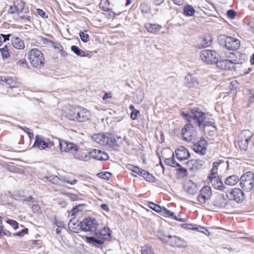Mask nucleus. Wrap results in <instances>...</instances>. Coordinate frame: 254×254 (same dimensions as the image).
I'll list each match as a JSON object with an SVG mask.
<instances>
[{
    "label": "nucleus",
    "mask_w": 254,
    "mask_h": 254,
    "mask_svg": "<svg viewBox=\"0 0 254 254\" xmlns=\"http://www.w3.org/2000/svg\"><path fill=\"white\" fill-rule=\"evenodd\" d=\"M27 55L29 63L32 67L40 68L44 66V55L40 50L37 48L32 49Z\"/></svg>",
    "instance_id": "nucleus-1"
},
{
    "label": "nucleus",
    "mask_w": 254,
    "mask_h": 254,
    "mask_svg": "<svg viewBox=\"0 0 254 254\" xmlns=\"http://www.w3.org/2000/svg\"><path fill=\"white\" fill-rule=\"evenodd\" d=\"M182 115L189 122H190L191 119H192L199 127L202 126L206 120V114L198 108H192L189 114L182 112Z\"/></svg>",
    "instance_id": "nucleus-2"
},
{
    "label": "nucleus",
    "mask_w": 254,
    "mask_h": 254,
    "mask_svg": "<svg viewBox=\"0 0 254 254\" xmlns=\"http://www.w3.org/2000/svg\"><path fill=\"white\" fill-rule=\"evenodd\" d=\"M218 42L221 46L230 51H236L240 46V42L238 39L225 34L218 36Z\"/></svg>",
    "instance_id": "nucleus-3"
},
{
    "label": "nucleus",
    "mask_w": 254,
    "mask_h": 254,
    "mask_svg": "<svg viewBox=\"0 0 254 254\" xmlns=\"http://www.w3.org/2000/svg\"><path fill=\"white\" fill-rule=\"evenodd\" d=\"M92 139L98 144L106 147H113L117 146L115 137L110 133H98L92 135Z\"/></svg>",
    "instance_id": "nucleus-4"
},
{
    "label": "nucleus",
    "mask_w": 254,
    "mask_h": 254,
    "mask_svg": "<svg viewBox=\"0 0 254 254\" xmlns=\"http://www.w3.org/2000/svg\"><path fill=\"white\" fill-rule=\"evenodd\" d=\"M80 227L82 231L90 232V234L94 235L99 226V223L94 218L88 217L84 218L80 222Z\"/></svg>",
    "instance_id": "nucleus-5"
},
{
    "label": "nucleus",
    "mask_w": 254,
    "mask_h": 254,
    "mask_svg": "<svg viewBox=\"0 0 254 254\" xmlns=\"http://www.w3.org/2000/svg\"><path fill=\"white\" fill-rule=\"evenodd\" d=\"M241 188L246 191L252 190L254 185V174L251 172H247L239 179Z\"/></svg>",
    "instance_id": "nucleus-6"
},
{
    "label": "nucleus",
    "mask_w": 254,
    "mask_h": 254,
    "mask_svg": "<svg viewBox=\"0 0 254 254\" xmlns=\"http://www.w3.org/2000/svg\"><path fill=\"white\" fill-rule=\"evenodd\" d=\"M218 54L214 50H203L200 53L201 60L207 64H214L217 62Z\"/></svg>",
    "instance_id": "nucleus-7"
},
{
    "label": "nucleus",
    "mask_w": 254,
    "mask_h": 254,
    "mask_svg": "<svg viewBox=\"0 0 254 254\" xmlns=\"http://www.w3.org/2000/svg\"><path fill=\"white\" fill-rule=\"evenodd\" d=\"M253 136V133L250 130H243L239 135L238 141V145L242 150H246L248 147V143Z\"/></svg>",
    "instance_id": "nucleus-8"
},
{
    "label": "nucleus",
    "mask_w": 254,
    "mask_h": 254,
    "mask_svg": "<svg viewBox=\"0 0 254 254\" xmlns=\"http://www.w3.org/2000/svg\"><path fill=\"white\" fill-rule=\"evenodd\" d=\"M196 131L193 126L189 122L182 129L181 135L184 140L190 142L195 136Z\"/></svg>",
    "instance_id": "nucleus-9"
},
{
    "label": "nucleus",
    "mask_w": 254,
    "mask_h": 254,
    "mask_svg": "<svg viewBox=\"0 0 254 254\" xmlns=\"http://www.w3.org/2000/svg\"><path fill=\"white\" fill-rule=\"evenodd\" d=\"M239 64V61L237 59L233 60H218L217 59V62L215 64L216 66L223 70H231L235 68V64Z\"/></svg>",
    "instance_id": "nucleus-10"
},
{
    "label": "nucleus",
    "mask_w": 254,
    "mask_h": 254,
    "mask_svg": "<svg viewBox=\"0 0 254 254\" xmlns=\"http://www.w3.org/2000/svg\"><path fill=\"white\" fill-rule=\"evenodd\" d=\"M226 196L231 200H235L237 202H241L245 199L244 192L240 189H233L231 191L226 192Z\"/></svg>",
    "instance_id": "nucleus-11"
},
{
    "label": "nucleus",
    "mask_w": 254,
    "mask_h": 254,
    "mask_svg": "<svg viewBox=\"0 0 254 254\" xmlns=\"http://www.w3.org/2000/svg\"><path fill=\"white\" fill-rule=\"evenodd\" d=\"M58 142L61 150L63 152H69L71 155L77 149L78 146L72 142H68L61 139H59Z\"/></svg>",
    "instance_id": "nucleus-12"
},
{
    "label": "nucleus",
    "mask_w": 254,
    "mask_h": 254,
    "mask_svg": "<svg viewBox=\"0 0 254 254\" xmlns=\"http://www.w3.org/2000/svg\"><path fill=\"white\" fill-rule=\"evenodd\" d=\"M25 3L21 0H15L13 4L10 5L7 10V13L10 14H19L21 12L24 8Z\"/></svg>",
    "instance_id": "nucleus-13"
},
{
    "label": "nucleus",
    "mask_w": 254,
    "mask_h": 254,
    "mask_svg": "<svg viewBox=\"0 0 254 254\" xmlns=\"http://www.w3.org/2000/svg\"><path fill=\"white\" fill-rule=\"evenodd\" d=\"M211 195V188L207 186H205L200 190L197 197V200L200 203H204L207 200L210 198Z\"/></svg>",
    "instance_id": "nucleus-14"
},
{
    "label": "nucleus",
    "mask_w": 254,
    "mask_h": 254,
    "mask_svg": "<svg viewBox=\"0 0 254 254\" xmlns=\"http://www.w3.org/2000/svg\"><path fill=\"white\" fill-rule=\"evenodd\" d=\"M166 244L172 247H183L186 246V242L176 236L167 235Z\"/></svg>",
    "instance_id": "nucleus-15"
},
{
    "label": "nucleus",
    "mask_w": 254,
    "mask_h": 254,
    "mask_svg": "<svg viewBox=\"0 0 254 254\" xmlns=\"http://www.w3.org/2000/svg\"><path fill=\"white\" fill-rule=\"evenodd\" d=\"M53 145V143H49L44 140V137L40 135H36L33 147H36L40 150H43L49 147V145Z\"/></svg>",
    "instance_id": "nucleus-16"
},
{
    "label": "nucleus",
    "mask_w": 254,
    "mask_h": 254,
    "mask_svg": "<svg viewBox=\"0 0 254 254\" xmlns=\"http://www.w3.org/2000/svg\"><path fill=\"white\" fill-rule=\"evenodd\" d=\"M72 156L75 159L82 161H87L90 160V154L89 151L79 149L78 147L77 149L75 151Z\"/></svg>",
    "instance_id": "nucleus-17"
},
{
    "label": "nucleus",
    "mask_w": 254,
    "mask_h": 254,
    "mask_svg": "<svg viewBox=\"0 0 254 254\" xmlns=\"http://www.w3.org/2000/svg\"><path fill=\"white\" fill-rule=\"evenodd\" d=\"M77 122H83L89 120L90 116V112L86 108L78 106Z\"/></svg>",
    "instance_id": "nucleus-18"
},
{
    "label": "nucleus",
    "mask_w": 254,
    "mask_h": 254,
    "mask_svg": "<svg viewBox=\"0 0 254 254\" xmlns=\"http://www.w3.org/2000/svg\"><path fill=\"white\" fill-rule=\"evenodd\" d=\"M207 142L204 139H200L199 141L193 145V150L197 154L203 155L206 153V146Z\"/></svg>",
    "instance_id": "nucleus-19"
},
{
    "label": "nucleus",
    "mask_w": 254,
    "mask_h": 254,
    "mask_svg": "<svg viewBox=\"0 0 254 254\" xmlns=\"http://www.w3.org/2000/svg\"><path fill=\"white\" fill-rule=\"evenodd\" d=\"M208 179H209L211 184L215 189L223 190L226 188V187L224 186L219 177L217 176H208Z\"/></svg>",
    "instance_id": "nucleus-20"
},
{
    "label": "nucleus",
    "mask_w": 254,
    "mask_h": 254,
    "mask_svg": "<svg viewBox=\"0 0 254 254\" xmlns=\"http://www.w3.org/2000/svg\"><path fill=\"white\" fill-rule=\"evenodd\" d=\"M227 203L228 201L223 194L218 195L213 201V205L217 208H224L227 205Z\"/></svg>",
    "instance_id": "nucleus-21"
},
{
    "label": "nucleus",
    "mask_w": 254,
    "mask_h": 254,
    "mask_svg": "<svg viewBox=\"0 0 254 254\" xmlns=\"http://www.w3.org/2000/svg\"><path fill=\"white\" fill-rule=\"evenodd\" d=\"M204 161L200 159H191L189 160L187 165L189 169L191 171H196L201 168Z\"/></svg>",
    "instance_id": "nucleus-22"
},
{
    "label": "nucleus",
    "mask_w": 254,
    "mask_h": 254,
    "mask_svg": "<svg viewBox=\"0 0 254 254\" xmlns=\"http://www.w3.org/2000/svg\"><path fill=\"white\" fill-rule=\"evenodd\" d=\"M176 156L180 161L188 159L190 157V153L188 150L184 146H180L175 151Z\"/></svg>",
    "instance_id": "nucleus-23"
},
{
    "label": "nucleus",
    "mask_w": 254,
    "mask_h": 254,
    "mask_svg": "<svg viewBox=\"0 0 254 254\" xmlns=\"http://www.w3.org/2000/svg\"><path fill=\"white\" fill-rule=\"evenodd\" d=\"M94 235L96 236L97 238L104 240L109 239L111 238V230L109 228L105 227L101 230L97 229Z\"/></svg>",
    "instance_id": "nucleus-24"
},
{
    "label": "nucleus",
    "mask_w": 254,
    "mask_h": 254,
    "mask_svg": "<svg viewBox=\"0 0 254 254\" xmlns=\"http://www.w3.org/2000/svg\"><path fill=\"white\" fill-rule=\"evenodd\" d=\"M1 80L9 85L10 90H8V92L10 93H11V90L13 88H16L18 85V82L16 80L10 76H2L1 77Z\"/></svg>",
    "instance_id": "nucleus-25"
},
{
    "label": "nucleus",
    "mask_w": 254,
    "mask_h": 254,
    "mask_svg": "<svg viewBox=\"0 0 254 254\" xmlns=\"http://www.w3.org/2000/svg\"><path fill=\"white\" fill-rule=\"evenodd\" d=\"M12 46L16 49L22 50L25 48V44L23 40L17 37L12 36L11 39Z\"/></svg>",
    "instance_id": "nucleus-26"
},
{
    "label": "nucleus",
    "mask_w": 254,
    "mask_h": 254,
    "mask_svg": "<svg viewBox=\"0 0 254 254\" xmlns=\"http://www.w3.org/2000/svg\"><path fill=\"white\" fill-rule=\"evenodd\" d=\"M145 27L150 33L156 34L162 28V26L158 24L146 23Z\"/></svg>",
    "instance_id": "nucleus-27"
},
{
    "label": "nucleus",
    "mask_w": 254,
    "mask_h": 254,
    "mask_svg": "<svg viewBox=\"0 0 254 254\" xmlns=\"http://www.w3.org/2000/svg\"><path fill=\"white\" fill-rule=\"evenodd\" d=\"M186 84L190 88L197 87L198 85L197 79L193 77L190 74H188L186 77Z\"/></svg>",
    "instance_id": "nucleus-28"
},
{
    "label": "nucleus",
    "mask_w": 254,
    "mask_h": 254,
    "mask_svg": "<svg viewBox=\"0 0 254 254\" xmlns=\"http://www.w3.org/2000/svg\"><path fill=\"white\" fill-rule=\"evenodd\" d=\"M78 106H75L72 109L69 110L66 114V117L69 120L77 122Z\"/></svg>",
    "instance_id": "nucleus-29"
},
{
    "label": "nucleus",
    "mask_w": 254,
    "mask_h": 254,
    "mask_svg": "<svg viewBox=\"0 0 254 254\" xmlns=\"http://www.w3.org/2000/svg\"><path fill=\"white\" fill-rule=\"evenodd\" d=\"M239 181V177L237 175H232L227 177L225 183L228 186H234Z\"/></svg>",
    "instance_id": "nucleus-30"
},
{
    "label": "nucleus",
    "mask_w": 254,
    "mask_h": 254,
    "mask_svg": "<svg viewBox=\"0 0 254 254\" xmlns=\"http://www.w3.org/2000/svg\"><path fill=\"white\" fill-rule=\"evenodd\" d=\"M86 242L88 243L94 245L96 246L102 245L104 243V240L101 239H96L94 237H86Z\"/></svg>",
    "instance_id": "nucleus-31"
},
{
    "label": "nucleus",
    "mask_w": 254,
    "mask_h": 254,
    "mask_svg": "<svg viewBox=\"0 0 254 254\" xmlns=\"http://www.w3.org/2000/svg\"><path fill=\"white\" fill-rule=\"evenodd\" d=\"M212 42V37L211 35L204 36L201 42V46L203 47L209 46Z\"/></svg>",
    "instance_id": "nucleus-32"
},
{
    "label": "nucleus",
    "mask_w": 254,
    "mask_h": 254,
    "mask_svg": "<svg viewBox=\"0 0 254 254\" xmlns=\"http://www.w3.org/2000/svg\"><path fill=\"white\" fill-rule=\"evenodd\" d=\"M141 254H155L154 251L150 245L147 244L141 248Z\"/></svg>",
    "instance_id": "nucleus-33"
},
{
    "label": "nucleus",
    "mask_w": 254,
    "mask_h": 254,
    "mask_svg": "<svg viewBox=\"0 0 254 254\" xmlns=\"http://www.w3.org/2000/svg\"><path fill=\"white\" fill-rule=\"evenodd\" d=\"M0 53L3 59H7L9 56L8 47L7 45H5L4 47L0 48Z\"/></svg>",
    "instance_id": "nucleus-34"
},
{
    "label": "nucleus",
    "mask_w": 254,
    "mask_h": 254,
    "mask_svg": "<svg viewBox=\"0 0 254 254\" xmlns=\"http://www.w3.org/2000/svg\"><path fill=\"white\" fill-rule=\"evenodd\" d=\"M101 150L95 149L91 151H89L90 158L92 157L95 159L100 160Z\"/></svg>",
    "instance_id": "nucleus-35"
},
{
    "label": "nucleus",
    "mask_w": 254,
    "mask_h": 254,
    "mask_svg": "<svg viewBox=\"0 0 254 254\" xmlns=\"http://www.w3.org/2000/svg\"><path fill=\"white\" fill-rule=\"evenodd\" d=\"M184 13L188 16H192L194 14L195 9L190 5L186 6L184 9Z\"/></svg>",
    "instance_id": "nucleus-36"
},
{
    "label": "nucleus",
    "mask_w": 254,
    "mask_h": 254,
    "mask_svg": "<svg viewBox=\"0 0 254 254\" xmlns=\"http://www.w3.org/2000/svg\"><path fill=\"white\" fill-rule=\"evenodd\" d=\"M71 50L77 56H85V53L83 51L81 50L78 47L76 46H71Z\"/></svg>",
    "instance_id": "nucleus-37"
},
{
    "label": "nucleus",
    "mask_w": 254,
    "mask_h": 254,
    "mask_svg": "<svg viewBox=\"0 0 254 254\" xmlns=\"http://www.w3.org/2000/svg\"><path fill=\"white\" fill-rule=\"evenodd\" d=\"M43 179H45L49 182H51L54 184H58L59 178L57 176H55L53 175H49V176H45L43 177Z\"/></svg>",
    "instance_id": "nucleus-38"
},
{
    "label": "nucleus",
    "mask_w": 254,
    "mask_h": 254,
    "mask_svg": "<svg viewBox=\"0 0 254 254\" xmlns=\"http://www.w3.org/2000/svg\"><path fill=\"white\" fill-rule=\"evenodd\" d=\"M190 183H188L184 185L185 190L190 194H194L196 192V189L194 187L190 186Z\"/></svg>",
    "instance_id": "nucleus-39"
},
{
    "label": "nucleus",
    "mask_w": 254,
    "mask_h": 254,
    "mask_svg": "<svg viewBox=\"0 0 254 254\" xmlns=\"http://www.w3.org/2000/svg\"><path fill=\"white\" fill-rule=\"evenodd\" d=\"M16 66L24 69L29 68L28 63L25 59H22L17 61L16 62Z\"/></svg>",
    "instance_id": "nucleus-40"
},
{
    "label": "nucleus",
    "mask_w": 254,
    "mask_h": 254,
    "mask_svg": "<svg viewBox=\"0 0 254 254\" xmlns=\"http://www.w3.org/2000/svg\"><path fill=\"white\" fill-rule=\"evenodd\" d=\"M109 2L108 0H101L100 3L99 4L100 7L104 11H108L110 10L109 7Z\"/></svg>",
    "instance_id": "nucleus-41"
},
{
    "label": "nucleus",
    "mask_w": 254,
    "mask_h": 254,
    "mask_svg": "<svg viewBox=\"0 0 254 254\" xmlns=\"http://www.w3.org/2000/svg\"><path fill=\"white\" fill-rule=\"evenodd\" d=\"M157 236L158 238L163 242L166 243L167 240V235L164 232L158 230L157 232Z\"/></svg>",
    "instance_id": "nucleus-42"
},
{
    "label": "nucleus",
    "mask_w": 254,
    "mask_h": 254,
    "mask_svg": "<svg viewBox=\"0 0 254 254\" xmlns=\"http://www.w3.org/2000/svg\"><path fill=\"white\" fill-rule=\"evenodd\" d=\"M148 206L151 209L157 212H160L162 211V208L160 206L152 202H149Z\"/></svg>",
    "instance_id": "nucleus-43"
},
{
    "label": "nucleus",
    "mask_w": 254,
    "mask_h": 254,
    "mask_svg": "<svg viewBox=\"0 0 254 254\" xmlns=\"http://www.w3.org/2000/svg\"><path fill=\"white\" fill-rule=\"evenodd\" d=\"M79 35L82 42H87L89 41V36L88 34L86 33V31H80Z\"/></svg>",
    "instance_id": "nucleus-44"
},
{
    "label": "nucleus",
    "mask_w": 254,
    "mask_h": 254,
    "mask_svg": "<svg viewBox=\"0 0 254 254\" xmlns=\"http://www.w3.org/2000/svg\"><path fill=\"white\" fill-rule=\"evenodd\" d=\"M219 165V163L217 162H214L213 163V167L211 170V173L209 176H216L218 170V166Z\"/></svg>",
    "instance_id": "nucleus-45"
},
{
    "label": "nucleus",
    "mask_w": 254,
    "mask_h": 254,
    "mask_svg": "<svg viewBox=\"0 0 254 254\" xmlns=\"http://www.w3.org/2000/svg\"><path fill=\"white\" fill-rule=\"evenodd\" d=\"M11 235V233L4 229V227L0 225V238L2 237L3 236L9 237Z\"/></svg>",
    "instance_id": "nucleus-46"
},
{
    "label": "nucleus",
    "mask_w": 254,
    "mask_h": 254,
    "mask_svg": "<svg viewBox=\"0 0 254 254\" xmlns=\"http://www.w3.org/2000/svg\"><path fill=\"white\" fill-rule=\"evenodd\" d=\"M83 206V204H79L77 205L74 207L72 208V209L71 210L70 213L71 216H74L75 215V214L79 212V211L81 210V208Z\"/></svg>",
    "instance_id": "nucleus-47"
},
{
    "label": "nucleus",
    "mask_w": 254,
    "mask_h": 254,
    "mask_svg": "<svg viewBox=\"0 0 254 254\" xmlns=\"http://www.w3.org/2000/svg\"><path fill=\"white\" fill-rule=\"evenodd\" d=\"M196 225L195 224H183L182 225V227L188 230H198V228H195Z\"/></svg>",
    "instance_id": "nucleus-48"
},
{
    "label": "nucleus",
    "mask_w": 254,
    "mask_h": 254,
    "mask_svg": "<svg viewBox=\"0 0 254 254\" xmlns=\"http://www.w3.org/2000/svg\"><path fill=\"white\" fill-rule=\"evenodd\" d=\"M143 178L147 181L153 182L155 181V177L149 173L146 172L145 175L143 176Z\"/></svg>",
    "instance_id": "nucleus-49"
},
{
    "label": "nucleus",
    "mask_w": 254,
    "mask_h": 254,
    "mask_svg": "<svg viewBox=\"0 0 254 254\" xmlns=\"http://www.w3.org/2000/svg\"><path fill=\"white\" fill-rule=\"evenodd\" d=\"M162 211L161 212L162 213L163 215H164L165 216H170L173 217L174 216V213L170 211L169 210L167 209V208H165L164 207H162Z\"/></svg>",
    "instance_id": "nucleus-50"
},
{
    "label": "nucleus",
    "mask_w": 254,
    "mask_h": 254,
    "mask_svg": "<svg viewBox=\"0 0 254 254\" xmlns=\"http://www.w3.org/2000/svg\"><path fill=\"white\" fill-rule=\"evenodd\" d=\"M99 177L105 180H108L112 176V174L106 172L105 173H101L98 174Z\"/></svg>",
    "instance_id": "nucleus-51"
},
{
    "label": "nucleus",
    "mask_w": 254,
    "mask_h": 254,
    "mask_svg": "<svg viewBox=\"0 0 254 254\" xmlns=\"http://www.w3.org/2000/svg\"><path fill=\"white\" fill-rule=\"evenodd\" d=\"M6 223L11 226L14 229H17L18 228V223L14 220L8 219L6 220Z\"/></svg>",
    "instance_id": "nucleus-52"
},
{
    "label": "nucleus",
    "mask_w": 254,
    "mask_h": 254,
    "mask_svg": "<svg viewBox=\"0 0 254 254\" xmlns=\"http://www.w3.org/2000/svg\"><path fill=\"white\" fill-rule=\"evenodd\" d=\"M178 171L182 175V177H186L188 175V171L187 169L182 167L181 166L179 167Z\"/></svg>",
    "instance_id": "nucleus-53"
},
{
    "label": "nucleus",
    "mask_w": 254,
    "mask_h": 254,
    "mask_svg": "<svg viewBox=\"0 0 254 254\" xmlns=\"http://www.w3.org/2000/svg\"><path fill=\"white\" fill-rule=\"evenodd\" d=\"M227 15L229 18L233 19L236 15V12L233 9H229L227 11Z\"/></svg>",
    "instance_id": "nucleus-54"
},
{
    "label": "nucleus",
    "mask_w": 254,
    "mask_h": 254,
    "mask_svg": "<svg viewBox=\"0 0 254 254\" xmlns=\"http://www.w3.org/2000/svg\"><path fill=\"white\" fill-rule=\"evenodd\" d=\"M198 228V230H195V231H198V232H201L203 234H205L206 235H207V233H208V234L209 235V233L208 231V230L204 227H201V226H199L198 225H196V226H195V228Z\"/></svg>",
    "instance_id": "nucleus-55"
},
{
    "label": "nucleus",
    "mask_w": 254,
    "mask_h": 254,
    "mask_svg": "<svg viewBox=\"0 0 254 254\" xmlns=\"http://www.w3.org/2000/svg\"><path fill=\"white\" fill-rule=\"evenodd\" d=\"M139 111L137 110L132 111L130 113V118L133 120H135L137 118V115L139 114Z\"/></svg>",
    "instance_id": "nucleus-56"
},
{
    "label": "nucleus",
    "mask_w": 254,
    "mask_h": 254,
    "mask_svg": "<svg viewBox=\"0 0 254 254\" xmlns=\"http://www.w3.org/2000/svg\"><path fill=\"white\" fill-rule=\"evenodd\" d=\"M100 161L107 160L109 158V156L107 153L101 151Z\"/></svg>",
    "instance_id": "nucleus-57"
},
{
    "label": "nucleus",
    "mask_w": 254,
    "mask_h": 254,
    "mask_svg": "<svg viewBox=\"0 0 254 254\" xmlns=\"http://www.w3.org/2000/svg\"><path fill=\"white\" fill-rule=\"evenodd\" d=\"M202 126L204 128H205L206 127L211 126L212 127L215 128V123L212 121H207L205 122H204Z\"/></svg>",
    "instance_id": "nucleus-58"
},
{
    "label": "nucleus",
    "mask_w": 254,
    "mask_h": 254,
    "mask_svg": "<svg viewBox=\"0 0 254 254\" xmlns=\"http://www.w3.org/2000/svg\"><path fill=\"white\" fill-rule=\"evenodd\" d=\"M128 170L131 171L134 173H136L137 171H139V167L137 166H134L131 165H128L127 167Z\"/></svg>",
    "instance_id": "nucleus-59"
},
{
    "label": "nucleus",
    "mask_w": 254,
    "mask_h": 254,
    "mask_svg": "<svg viewBox=\"0 0 254 254\" xmlns=\"http://www.w3.org/2000/svg\"><path fill=\"white\" fill-rule=\"evenodd\" d=\"M201 7L206 10H211L212 8H213V5L212 4H208L206 3H204L201 4Z\"/></svg>",
    "instance_id": "nucleus-60"
},
{
    "label": "nucleus",
    "mask_w": 254,
    "mask_h": 254,
    "mask_svg": "<svg viewBox=\"0 0 254 254\" xmlns=\"http://www.w3.org/2000/svg\"><path fill=\"white\" fill-rule=\"evenodd\" d=\"M172 157H173V161H172V165H171V167H180L181 165L177 163L176 161L175 160L174 158V154H172Z\"/></svg>",
    "instance_id": "nucleus-61"
},
{
    "label": "nucleus",
    "mask_w": 254,
    "mask_h": 254,
    "mask_svg": "<svg viewBox=\"0 0 254 254\" xmlns=\"http://www.w3.org/2000/svg\"><path fill=\"white\" fill-rule=\"evenodd\" d=\"M37 13L42 17H47V15L46 16V12L43 11L42 9H41L40 8H38L37 9Z\"/></svg>",
    "instance_id": "nucleus-62"
},
{
    "label": "nucleus",
    "mask_w": 254,
    "mask_h": 254,
    "mask_svg": "<svg viewBox=\"0 0 254 254\" xmlns=\"http://www.w3.org/2000/svg\"><path fill=\"white\" fill-rule=\"evenodd\" d=\"M146 172L145 170L139 168V171H137L135 174L143 177L145 175Z\"/></svg>",
    "instance_id": "nucleus-63"
},
{
    "label": "nucleus",
    "mask_w": 254,
    "mask_h": 254,
    "mask_svg": "<svg viewBox=\"0 0 254 254\" xmlns=\"http://www.w3.org/2000/svg\"><path fill=\"white\" fill-rule=\"evenodd\" d=\"M172 161H173V157H172L170 158H167L165 160V164L171 166L172 165Z\"/></svg>",
    "instance_id": "nucleus-64"
}]
</instances>
